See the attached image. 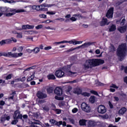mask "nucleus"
Instances as JSON below:
<instances>
[{"mask_svg": "<svg viewBox=\"0 0 127 127\" xmlns=\"http://www.w3.org/2000/svg\"><path fill=\"white\" fill-rule=\"evenodd\" d=\"M10 56H11L12 57H13L14 58H16L18 57V56L17 55V53L12 54L11 53V52Z\"/></svg>", "mask_w": 127, "mask_h": 127, "instance_id": "obj_38", "label": "nucleus"}, {"mask_svg": "<svg viewBox=\"0 0 127 127\" xmlns=\"http://www.w3.org/2000/svg\"><path fill=\"white\" fill-rule=\"evenodd\" d=\"M39 115H40V113H38V112H37V113H34L33 117H34L35 118H37L39 117Z\"/></svg>", "mask_w": 127, "mask_h": 127, "instance_id": "obj_47", "label": "nucleus"}, {"mask_svg": "<svg viewBox=\"0 0 127 127\" xmlns=\"http://www.w3.org/2000/svg\"><path fill=\"white\" fill-rule=\"evenodd\" d=\"M97 111L99 114H106L107 112V108L103 105H99L97 108Z\"/></svg>", "mask_w": 127, "mask_h": 127, "instance_id": "obj_5", "label": "nucleus"}, {"mask_svg": "<svg viewBox=\"0 0 127 127\" xmlns=\"http://www.w3.org/2000/svg\"><path fill=\"white\" fill-rule=\"evenodd\" d=\"M45 29H51V30H56V29L53 27H51L50 26H48V27H45Z\"/></svg>", "mask_w": 127, "mask_h": 127, "instance_id": "obj_40", "label": "nucleus"}, {"mask_svg": "<svg viewBox=\"0 0 127 127\" xmlns=\"http://www.w3.org/2000/svg\"><path fill=\"white\" fill-rule=\"evenodd\" d=\"M117 29V28L115 26V25L112 24L109 28V31L111 32L112 31H115Z\"/></svg>", "mask_w": 127, "mask_h": 127, "instance_id": "obj_25", "label": "nucleus"}, {"mask_svg": "<svg viewBox=\"0 0 127 127\" xmlns=\"http://www.w3.org/2000/svg\"><path fill=\"white\" fill-rule=\"evenodd\" d=\"M54 93L56 95L58 96H61L62 95V88L59 87H56L54 90Z\"/></svg>", "mask_w": 127, "mask_h": 127, "instance_id": "obj_11", "label": "nucleus"}, {"mask_svg": "<svg viewBox=\"0 0 127 127\" xmlns=\"http://www.w3.org/2000/svg\"><path fill=\"white\" fill-rule=\"evenodd\" d=\"M86 122H87V121H86L85 120H84V119L80 120L79 122V125L86 126Z\"/></svg>", "mask_w": 127, "mask_h": 127, "instance_id": "obj_24", "label": "nucleus"}, {"mask_svg": "<svg viewBox=\"0 0 127 127\" xmlns=\"http://www.w3.org/2000/svg\"><path fill=\"white\" fill-rule=\"evenodd\" d=\"M64 75H65V73L62 70H57L55 73V75L58 78H62V77H64Z\"/></svg>", "mask_w": 127, "mask_h": 127, "instance_id": "obj_9", "label": "nucleus"}, {"mask_svg": "<svg viewBox=\"0 0 127 127\" xmlns=\"http://www.w3.org/2000/svg\"><path fill=\"white\" fill-rule=\"evenodd\" d=\"M124 1H118L117 2H116V5H121V4H122V3H123V2H124Z\"/></svg>", "mask_w": 127, "mask_h": 127, "instance_id": "obj_52", "label": "nucleus"}, {"mask_svg": "<svg viewBox=\"0 0 127 127\" xmlns=\"http://www.w3.org/2000/svg\"><path fill=\"white\" fill-rule=\"evenodd\" d=\"M17 38H22V33H17Z\"/></svg>", "mask_w": 127, "mask_h": 127, "instance_id": "obj_44", "label": "nucleus"}, {"mask_svg": "<svg viewBox=\"0 0 127 127\" xmlns=\"http://www.w3.org/2000/svg\"><path fill=\"white\" fill-rule=\"evenodd\" d=\"M28 115L29 116V117H30L31 118V117H33L34 115V113L31 112H29L28 113Z\"/></svg>", "mask_w": 127, "mask_h": 127, "instance_id": "obj_60", "label": "nucleus"}, {"mask_svg": "<svg viewBox=\"0 0 127 127\" xmlns=\"http://www.w3.org/2000/svg\"><path fill=\"white\" fill-rule=\"evenodd\" d=\"M2 11L3 12H12L8 13L6 14V16H12L16 13H19L20 12H25V10L23 9H16L13 8H6V7H3L2 9Z\"/></svg>", "mask_w": 127, "mask_h": 127, "instance_id": "obj_3", "label": "nucleus"}, {"mask_svg": "<svg viewBox=\"0 0 127 127\" xmlns=\"http://www.w3.org/2000/svg\"><path fill=\"white\" fill-rule=\"evenodd\" d=\"M54 4H48L46 3L42 4L41 6H44V7H51V6H53Z\"/></svg>", "mask_w": 127, "mask_h": 127, "instance_id": "obj_27", "label": "nucleus"}, {"mask_svg": "<svg viewBox=\"0 0 127 127\" xmlns=\"http://www.w3.org/2000/svg\"><path fill=\"white\" fill-rule=\"evenodd\" d=\"M67 74L70 77H76L78 75L76 72H72L71 71H68Z\"/></svg>", "mask_w": 127, "mask_h": 127, "instance_id": "obj_18", "label": "nucleus"}, {"mask_svg": "<svg viewBox=\"0 0 127 127\" xmlns=\"http://www.w3.org/2000/svg\"><path fill=\"white\" fill-rule=\"evenodd\" d=\"M121 70H124L125 72L127 74V66H122Z\"/></svg>", "mask_w": 127, "mask_h": 127, "instance_id": "obj_42", "label": "nucleus"}, {"mask_svg": "<svg viewBox=\"0 0 127 127\" xmlns=\"http://www.w3.org/2000/svg\"><path fill=\"white\" fill-rule=\"evenodd\" d=\"M56 13V12L53 11L47 12V14H49V15H54Z\"/></svg>", "mask_w": 127, "mask_h": 127, "instance_id": "obj_36", "label": "nucleus"}, {"mask_svg": "<svg viewBox=\"0 0 127 127\" xmlns=\"http://www.w3.org/2000/svg\"><path fill=\"white\" fill-rule=\"evenodd\" d=\"M74 41L75 40H72L71 41H64V43H69V44H73V45H74Z\"/></svg>", "mask_w": 127, "mask_h": 127, "instance_id": "obj_31", "label": "nucleus"}, {"mask_svg": "<svg viewBox=\"0 0 127 127\" xmlns=\"http://www.w3.org/2000/svg\"><path fill=\"white\" fill-rule=\"evenodd\" d=\"M104 63L105 61L102 60L96 59H89L85 62V63L83 65V67L85 70H87V69H92L93 67L99 66L100 64H104Z\"/></svg>", "mask_w": 127, "mask_h": 127, "instance_id": "obj_1", "label": "nucleus"}, {"mask_svg": "<svg viewBox=\"0 0 127 127\" xmlns=\"http://www.w3.org/2000/svg\"><path fill=\"white\" fill-rule=\"evenodd\" d=\"M101 119H103V120H107V119H109V115L108 114H105L104 115L101 116Z\"/></svg>", "mask_w": 127, "mask_h": 127, "instance_id": "obj_34", "label": "nucleus"}, {"mask_svg": "<svg viewBox=\"0 0 127 127\" xmlns=\"http://www.w3.org/2000/svg\"><path fill=\"white\" fill-rule=\"evenodd\" d=\"M127 112V108L126 107H123L121 108L118 112V115L119 116H123L125 115V113Z\"/></svg>", "mask_w": 127, "mask_h": 127, "instance_id": "obj_15", "label": "nucleus"}, {"mask_svg": "<svg viewBox=\"0 0 127 127\" xmlns=\"http://www.w3.org/2000/svg\"><path fill=\"white\" fill-rule=\"evenodd\" d=\"M81 95L84 97H90V93H88V92H81Z\"/></svg>", "mask_w": 127, "mask_h": 127, "instance_id": "obj_33", "label": "nucleus"}, {"mask_svg": "<svg viewBox=\"0 0 127 127\" xmlns=\"http://www.w3.org/2000/svg\"><path fill=\"white\" fill-rule=\"evenodd\" d=\"M83 42L82 41H75L74 40V45H77V44H81Z\"/></svg>", "mask_w": 127, "mask_h": 127, "instance_id": "obj_51", "label": "nucleus"}, {"mask_svg": "<svg viewBox=\"0 0 127 127\" xmlns=\"http://www.w3.org/2000/svg\"><path fill=\"white\" fill-rule=\"evenodd\" d=\"M73 16H77V17H81V18H84V17L80 15V14H76L73 15Z\"/></svg>", "mask_w": 127, "mask_h": 127, "instance_id": "obj_56", "label": "nucleus"}, {"mask_svg": "<svg viewBox=\"0 0 127 127\" xmlns=\"http://www.w3.org/2000/svg\"><path fill=\"white\" fill-rule=\"evenodd\" d=\"M28 29H33L34 28V26L27 25Z\"/></svg>", "mask_w": 127, "mask_h": 127, "instance_id": "obj_54", "label": "nucleus"}, {"mask_svg": "<svg viewBox=\"0 0 127 127\" xmlns=\"http://www.w3.org/2000/svg\"><path fill=\"white\" fill-rule=\"evenodd\" d=\"M89 102L91 103V104H94V103L96 102V97L90 96V97L89 98Z\"/></svg>", "mask_w": 127, "mask_h": 127, "instance_id": "obj_23", "label": "nucleus"}, {"mask_svg": "<svg viewBox=\"0 0 127 127\" xmlns=\"http://www.w3.org/2000/svg\"><path fill=\"white\" fill-rule=\"evenodd\" d=\"M1 56H4L5 57H9L11 54V52L5 53L3 52L1 53Z\"/></svg>", "mask_w": 127, "mask_h": 127, "instance_id": "obj_21", "label": "nucleus"}, {"mask_svg": "<svg viewBox=\"0 0 127 127\" xmlns=\"http://www.w3.org/2000/svg\"><path fill=\"white\" fill-rule=\"evenodd\" d=\"M39 17L41 18H46L47 16L46 15L44 14H41L39 15Z\"/></svg>", "mask_w": 127, "mask_h": 127, "instance_id": "obj_45", "label": "nucleus"}, {"mask_svg": "<svg viewBox=\"0 0 127 127\" xmlns=\"http://www.w3.org/2000/svg\"><path fill=\"white\" fill-rule=\"evenodd\" d=\"M81 108L82 111L85 113H90L91 112V107L86 103H82L81 105Z\"/></svg>", "mask_w": 127, "mask_h": 127, "instance_id": "obj_4", "label": "nucleus"}, {"mask_svg": "<svg viewBox=\"0 0 127 127\" xmlns=\"http://www.w3.org/2000/svg\"><path fill=\"white\" fill-rule=\"evenodd\" d=\"M6 120L5 117H2L1 118V123L3 125V124H4V122H5Z\"/></svg>", "mask_w": 127, "mask_h": 127, "instance_id": "obj_53", "label": "nucleus"}, {"mask_svg": "<svg viewBox=\"0 0 127 127\" xmlns=\"http://www.w3.org/2000/svg\"><path fill=\"white\" fill-rule=\"evenodd\" d=\"M37 97H38L39 99H45L47 98V94L41 91H38L37 93Z\"/></svg>", "mask_w": 127, "mask_h": 127, "instance_id": "obj_8", "label": "nucleus"}, {"mask_svg": "<svg viewBox=\"0 0 127 127\" xmlns=\"http://www.w3.org/2000/svg\"><path fill=\"white\" fill-rule=\"evenodd\" d=\"M34 74H32L31 76L28 77L27 79V82H30V81H32V80L34 79Z\"/></svg>", "mask_w": 127, "mask_h": 127, "instance_id": "obj_29", "label": "nucleus"}, {"mask_svg": "<svg viewBox=\"0 0 127 127\" xmlns=\"http://www.w3.org/2000/svg\"><path fill=\"white\" fill-rule=\"evenodd\" d=\"M110 88H114L115 89H119V87L116 85L115 84H112L110 86Z\"/></svg>", "mask_w": 127, "mask_h": 127, "instance_id": "obj_48", "label": "nucleus"}, {"mask_svg": "<svg viewBox=\"0 0 127 127\" xmlns=\"http://www.w3.org/2000/svg\"><path fill=\"white\" fill-rule=\"evenodd\" d=\"M91 45H92V43L87 42L82 44L81 46H82L83 48H87V47H89Z\"/></svg>", "mask_w": 127, "mask_h": 127, "instance_id": "obj_20", "label": "nucleus"}, {"mask_svg": "<svg viewBox=\"0 0 127 127\" xmlns=\"http://www.w3.org/2000/svg\"><path fill=\"white\" fill-rule=\"evenodd\" d=\"M33 51H34V53H35V54H37V53H39L40 51V49L38 47H36L33 50Z\"/></svg>", "mask_w": 127, "mask_h": 127, "instance_id": "obj_32", "label": "nucleus"}, {"mask_svg": "<svg viewBox=\"0 0 127 127\" xmlns=\"http://www.w3.org/2000/svg\"><path fill=\"white\" fill-rule=\"evenodd\" d=\"M5 41H6V43L9 44L11 43L12 40H11V39H9L6 40Z\"/></svg>", "mask_w": 127, "mask_h": 127, "instance_id": "obj_55", "label": "nucleus"}, {"mask_svg": "<svg viewBox=\"0 0 127 127\" xmlns=\"http://www.w3.org/2000/svg\"><path fill=\"white\" fill-rule=\"evenodd\" d=\"M50 123L54 126H58V127H60L62 125V121L57 122L54 119L50 120Z\"/></svg>", "mask_w": 127, "mask_h": 127, "instance_id": "obj_12", "label": "nucleus"}, {"mask_svg": "<svg viewBox=\"0 0 127 127\" xmlns=\"http://www.w3.org/2000/svg\"><path fill=\"white\" fill-rule=\"evenodd\" d=\"M17 50L19 52H21V51H22V50H23V48H22V47H19Z\"/></svg>", "mask_w": 127, "mask_h": 127, "instance_id": "obj_61", "label": "nucleus"}, {"mask_svg": "<svg viewBox=\"0 0 127 127\" xmlns=\"http://www.w3.org/2000/svg\"><path fill=\"white\" fill-rule=\"evenodd\" d=\"M113 14H114V7H111L108 10L106 14V17L108 18H112Z\"/></svg>", "mask_w": 127, "mask_h": 127, "instance_id": "obj_7", "label": "nucleus"}, {"mask_svg": "<svg viewBox=\"0 0 127 127\" xmlns=\"http://www.w3.org/2000/svg\"><path fill=\"white\" fill-rule=\"evenodd\" d=\"M48 78L49 80H50L51 79H52L53 80H55V79H56V78L55 77V75L53 74H50L48 75Z\"/></svg>", "mask_w": 127, "mask_h": 127, "instance_id": "obj_30", "label": "nucleus"}, {"mask_svg": "<svg viewBox=\"0 0 127 127\" xmlns=\"http://www.w3.org/2000/svg\"><path fill=\"white\" fill-rule=\"evenodd\" d=\"M14 120L18 119H22V115L20 114L19 110L15 111L13 115Z\"/></svg>", "mask_w": 127, "mask_h": 127, "instance_id": "obj_6", "label": "nucleus"}, {"mask_svg": "<svg viewBox=\"0 0 127 127\" xmlns=\"http://www.w3.org/2000/svg\"><path fill=\"white\" fill-rule=\"evenodd\" d=\"M90 93L91 94H93L94 95H96V96H98V97H100V95H99V94L98 93V92H97L95 90H91Z\"/></svg>", "mask_w": 127, "mask_h": 127, "instance_id": "obj_35", "label": "nucleus"}, {"mask_svg": "<svg viewBox=\"0 0 127 127\" xmlns=\"http://www.w3.org/2000/svg\"><path fill=\"white\" fill-rule=\"evenodd\" d=\"M73 93L74 94H77V95H81V94H82V89H81V88H76L74 89Z\"/></svg>", "mask_w": 127, "mask_h": 127, "instance_id": "obj_17", "label": "nucleus"}, {"mask_svg": "<svg viewBox=\"0 0 127 127\" xmlns=\"http://www.w3.org/2000/svg\"><path fill=\"white\" fill-rule=\"evenodd\" d=\"M47 91L48 94H51V93H53V91H54V88H53V87H50L47 89Z\"/></svg>", "mask_w": 127, "mask_h": 127, "instance_id": "obj_28", "label": "nucleus"}, {"mask_svg": "<svg viewBox=\"0 0 127 127\" xmlns=\"http://www.w3.org/2000/svg\"><path fill=\"white\" fill-rule=\"evenodd\" d=\"M52 47L51 46L46 47L44 48L45 50H49V49H51Z\"/></svg>", "mask_w": 127, "mask_h": 127, "instance_id": "obj_64", "label": "nucleus"}, {"mask_svg": "<svg viewBox=\"0 0 127 127\" xmlns=\"http://www.w3.org/2000/svg\"><path fill=\"white\" fill-rule=\"evenodd\" d=\"M70 20H71V21H76L77 20V19L75 18V17H72L69 18Z\"/></svg>", "mask_w": 127, "mask_h": 127, "instance_id": "obj_58", "label": "nucleus"}, {"mask_svg": "<svg viewBox=\"0 0 127 127\" xmlns=\"http://www.w3.org/2000/svg\"><path fill=\"white\" fill-rule=\"evenodd\" d=\"M111 23V22H108V19L103 18L101 21L100 22V25L101 26H105V25H109Z\"/></svg>", "mask_w": 127, "mask_h": 127, "instance_id": "obj_10", "label": "nucleus"}, {"mask_svg": "<svg viewBox=\"0 0 127 127\" xmlns=\"http://www.w3.org/2000/svg\"><path fill=\"white\" fill-rule=\"evenodd\" d=\"M118 30L121 32V33H124V32H126L127 31V27L123 26V27H119L118 28Z\"/></svg>", "mask_w": 127, "mask_h": 127, "instance_id": "obj_16", "label": "nucleus"}, {"mask_svg": "<svg viewBox=\"0 0 127 127\" xmlns=\"http://www.w3.org/2000/svg\"><path fill=\"white\" fill-rule=\"evenodd\" d=\"M26 32H27V34H29L30 35H34V34H37V33H38V32L37 31L33 30L26 31Z\"/></svg>", "mask_w": 127, "mask_h": 127, "instance_id": "obj_19", "label": "nucleus"}, {"mask_svg": "<svg viewBox=\"0 0 127 127\" xmlns=\"http://www.w3.org/2000/svg\"><path fill=\"white\" fill-rule=\"evenodd\" d=\"M72 112L73 114H75L78 112V109L75 108L73 109H72Z\"/></svg>", "mask_w": 127, "mask_h": 127, "instance_id": "obj_57", "label": "nucleus"}, {"mask_svg": "<svg viewBox=\"0 0 127 127\" xmlns=\"http://www.w3.org/2000/svg\"><path fill=\"white\" fill-rule=\"evenodd\" d=\"M43 27L42 25H38V26L35 27L36 29H41V28Z\"/></svg>", "mask_w": 127, "mask_h": 127, "instance_id": "obj_49", "label": "nucleus"}, {"mask_svg": "<svg viewBox=\"0 0 127 127\" xmlns=\"http://www.w3.org/2000/svg\"><path fill=\"white\" fill-rule=\"evenodd\" d=\"M11 77H12V74H8L5 78V80H10L11 79Z\"/></svg>", "mask_w": 127, "mask_h": 127, "instance_id": "obj_39", "label": "nucleus"}, {"mask_svg": "<svg viewBox=\"0 0 127 127\" xmlns=\"http://www.w3.org/2000/svg\"><path fill=\"white\" fill-rule=\"evenodd\" d=\"M56 112L57 114H61V110H60V109H56Z\"/></svg>", "mask_w": 127, "mask_h": 127, "instance_id": "obj_62", "label": "nucleus"}, {"mask_svg": "<svg viewBox=\"0 0 127 127\" xmlns=\"http://www.w3.org/2000/svg\"><path fill=\"white\" fill-rule=\"evenodd\" d=\"M27 25H21V26L16 27V30H20V31H21L22 30H25L26 29H27Z\"/></svg>", "mask_w": 127, "mask_h": 127, "instance_id": "obj_13", "label": "nucleus"}, {"mask_svg": "<svg viewBox=\"0 0 127 127\" xmlns=\"http://www.w3.org/2000/svg\"><path fill=\"white\" fill-rule=\"evenodd\" d=\"M96 126H97V122L90 120L87 123V126L88 127H96Z\"/></svg>", "mask_w": 127, "mask_h": 127, "instance_id": "obj_14", "label": "nucleus"}, {"mask_svg": "<svg viewBox=\"0 0 127 127\" xmlns=\"http://www.w3.org/2000/svg\"><path fill=\"white\" fill-rule=\"evenodd\" d=\"M6 43V41L4 40H3L1 41H0V46H2V45H4Z\"/></svg>", "mask_w": 127, "mask_h": 127, "instance_id": "obj_41", "label": "nucleus"}, {"mask_svg": "<svg viewBox=\"0 0 127 127\" xmlns=\"http://www.w3.org/2000/svg\"><path fill=\"white\" fill-rule=\"evenodd\" d=\"M125 21H126V19L124 18V19L122 20V22H120V25H124V24H125Z\"/></svg>", "mask_w": 127, "mask_h": 127, "instance_id": "obj_59", "label": "nucleus"}, {"mask_svg": "<svg viewBox=\"0 0 127 127\" xmlns=\"http://www.w3.org/2000/svg\"><path fill=\"white\" fill-rule=\"evenodd\" d=\"M67 92H70V91L72 90V87L71 86H67Z\"/></svg>", "mask_w": 127, "mask_h": 127, "instance_id": "obj_63", "label": "nucleus"}, {"mask_svg": "<svg viewBox=\"0 0 127 127\" xmlns=\"http://www.w3.org/2000/svg\"><path fill=\"white\" fill-rule=\"evenodd\" d=\"M18 121H17V119H14V120L11 122V125H15L16 124H17V122Z\"/></svg>", "mask_w": 127, "mask_h": 127, "instance_id": "obj_50", "label": "nucleus"}, {"mask_svg": "<svg viewBox=\"0 0 127 127\" xmlns=\"http://www.w3.org/2000/svg\"><path fill=\"white\" fill-rule=\"evenodd\" d=\"M43 103H45V100H40L38 101V105H41V104H43Z\"/></svg>", "mask_w": 127, "mask_h": 127, "instance_id": "obj_43", "label": "nucleus"}, {"mask_svg": "<svg viewBox=\"0 0 127 127\" xmlns=\"http://www.w3.org/2000/svg\"><path fill=\"white\" fill-rule=\"evenodd\" d=\"M64 43V41H62L61 42H56L54 43V45H59V44H62Z\"/></svg>", "mask_w": 127, "mask_h": 127, "instance_id": "obj_37", "label": "nucleus"}, {"mask_svg": "<svg viewBox=\"0 0 127 127\" xmlns=\"http://www.w3.org/2000/svg\"><path fill=\"white\" fill-rule=\"evenodd\" d=\"M56 100H59V101H62L63 100V97H58L57 96H55Z\"/></svg>", "mask_w": 127, "mask_h": 127, "instance_id": "obj_46", "label": "nucleus"}, {"mask_svg": "<svg viewBox=\"0 0 127 127\" xmlns=\"http://www.w3.org/2000/svg\"><path fill=\"white\" fill-rule=\"evenodd\" d=\"M42 109L45 112H48L49 111V107H48V105H43Z\"/></svg>", "mask_w": 127, "mask_h": 127, "instance_id": "obj_26", "label": "nucleus"}, {"mask_svg": "<svg viewBox=\"0 0 127 127\" xmlns=\"http://www.w3.org/2000/svg\"><path fill=\"white\" fill-rule=\"evenodd\" d=\"M127 52V44H122L120 45L117 49V56L120 58V61H123L124 56H126V54Z\"/></svg>", "mask_w": 127, "mask_h": 127, "instance_id": "obj_2", "label": "nucleus"}, {"mask_svg": "<svg viewBox=\"0 0 127 127\" xmlns=\"http://www.w3.org/2000/svg\"><path fill=\"white\" fill-rule=\"evenodd\" d=\"M109 50L110 52H112L114 53V52H116V48H115V47L113 46V45H111L109 48Z\"/></svg>", "mask_w": 127, "mask_h": 127, "instance_id": "obj_22", "label": "nucleus"}]
</instances>
